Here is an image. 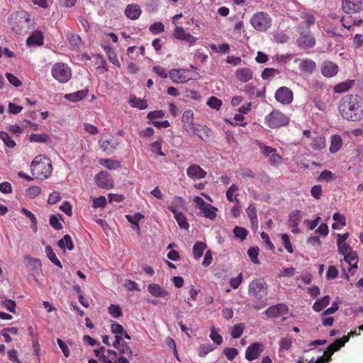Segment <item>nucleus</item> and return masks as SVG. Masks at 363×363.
Segmentation results:
<instances>
[{"label": "nucleus", "mask_w": 363, "mask_h": 363, "mask_svg": "<svg viewBox=\"0 0 363 363\" xmlns=\"http://www.w3.org/2000/svg\"><path fill=\"white\" fill-rule=\"evenodd\" d=\"M246 213L250 220L251 224L255 228H258V220L257 216V209L254 204H250L246 209Z\"/></svg>", "instance_id": "29"}, {"label": "nucleus", "mask_w": 363, "mask_h": 363, "mask_svg": "<svg viewBox=\"0 0 363 363\" xmlns=\"http://www.w3.org/2000/svg\"><path fill=\"white\" fill-rule=\"evenodd\" d=\"M186 174L191 179H201L206 177L207 172L199 165L194 164L186 169Z\"/></svg>", "instance_id": "17"}, {"label": "nucleus", "mask_w": 363, "mask_h": 363, "mask_svg": "<svg viewBox=\"0 0 363 363\" xmlns=\"http://www.w3.org/2000/svg\"><path fill=\"white\" fill-rule=\"evenodd\" d=\"M281 238L282 240L283 245L286 250L290 254L293 253L294 250L292 245L290 242L289 236L287 234L284 233L281 235Z\"/></svg>", "instance_id": "53"}, {"label": "nucleus", "mask_w": 363, "mask_h": 363, "mask_svg": "<svg viewBox=\"0 0 363 363\" xmlns=\"http://www.w3.org/2000/svg\"><path fill=\"white\" fill-rule=\"evenodd\" d=\"M338 276V270L337 269L333 266L331 265L328 267L327 273H326V279L328 280L334 279L337 278Z\"/></svg>", "instance_id": "63"}, {"label": "nucleus", "mask_w": 363, "mask_h": 363, "mask_svg": "<svg viewBox=\"0 0 363 363\" xmlns=\"http://www.w3.org/2000/svg\"><path fill=\"white\" fill-rule=\"evenodd\" d=\"M175 220L181 228L187 230L189 228V225L184 213H181L180 214H177V216H175Z\"/></svg>", "instance_id": "50"}, {"label": "nucleus", "mask_w": 363, "mask_h": 363, "mask_svg": "<svg viewBox=\"0 0 363 363\" xmlns=\"http://www.w3.org/2000/svg\"><path fill=\"white\" fill-rule=\"evenodd\" d=\"M148 292L154 297L164 298L169 295V292L158 284L152 283L147 285Z\"/></svg>", "instance_id": "18"}, {"label": "nucleus", "mask_w": 363, "mask_h": 363, "mask_svg": "<svg viewBox=\"0 0 363 363\" xmlns=\"http://www.w3.org/2000/svg\"><path fill=\"white\" fill-rule=\"evenodd\" d=\"M0 138L4 141V144L8 147L13 148L16 146V142L11 139L7 133L4 131H0Z\"/></svg>", "instance_id": "46"}, {"label": "nucleus", "mask_w": 363, "mask_h": 363, "mask_svg": "<svg viewBox=\"0 0 363 363\" xmlns=\"http://www.w3.org/2000/svg\"><path fill=\"white\" fill-rule=\"evenodd\" d=\"M238 190V186L233 184L226 191V197H227V199L230 201V202H236L237 203H239V200L237 198V196L238 194H236L235 196H234V193H235Z\"/></svg>", "instance_id": "41"}, {"label": "nucleus", "mask_w": 363, "mask_h": 363, "mask_svg": "<svg viewBox=\"0 0 363 363\" xmlns=\"http://www.w3.org/2000/svg\"><path fill=\"white\" fill-rule=\"evenodd\" d=\"M343 260L350 265L348 268L349 272H351L352 269H357L358 267V256L357 252L354 251L347 255H345Z\"/></svg>", "instance_id": "25"}, {"label": "nucleus", "mask_w": 363, "mask_h": 363, "mask_svg": "<svg viewBox=\"0 0 363 363\" xmlns=\"http://www.w3.org/2000/svg\"><path fill=\"white\" fill-rule=\"evenodd\" d=\"M279 74V71L274 68H265L262 72V77L264 79H269Z\"/></svg>", "instance_id": "47"}, {"label": "nucleus", "mask_w": 363, "mask_h": 363, "mask_svg": "<svg viewBox=\"0 0 363 363\" xmlns=\"http://www.w3.org/2000/svg\"><path fill=\"white\" fill-rule=\"evenodd\" d=\"M121 354H126L128 357H132L133 352L130 347L125 342H122L121 346L118 348Z\"/></svg>", "instance_id": "54"}, {"label": "nucleus", "mask_w": 363, "mask_h": 363, "mask_svg": "<svg viewBox=\"0 0 363 363\" xmlns=\"http://www.w3.org/2000/svg\"><path fill=\"white\" fill-rule=\"evenodd\" d=\"M349 341V336H343L341 338L335 340L332 344H330V349H333V351L337 352L341 347H344L345 343Z\"/></svg>", "instance_id": "38"}, {"label": "nucleus", "mask_w": 363, "mask_h": 363, "mask_svg": "<svg viewBox=\"0 0 363 363\" xmlns=\"http://www.w3.org/2000/svg\"><path fill=\"white\" fill-rule=\"evenodd\" d=\"M213 350V347L210 344L201 345L199 349V355L200 357H205Z\"/></svg>", "instance_id": "61"}, {"label": "nucleus", "mask_w": 363, "mask_h": 363, "mask_svg": "<svg viewBox=\"0 0 363 363\" xmlns=\"http://www.w3.org/2000/svg\"><path fill=\"white\" fill-rule=\"evenodd\" d=\"M279 350H288L291 348L292 345L291 338L289 337H285L281 338L279 342Z\"/></svg>", "instance_id": "52"}, {"label": "nucleus", "mask_w": 363, "mask_h": 363, "mask_svg": "<svg viewBox=\"0 0 363 363\" xmlns=\"http://www.w3.org/2000/svg\"><path fill=\"white\" fill-rule=\"evenodd\" d=\"M257 144L259 145V147L262 150V154L264 156H269L272 154H273L274 152H276L275 148H273L270 146H267L264 143H262L259 141H257Z\"/></svg>", "instance_id": "56"}, {"label": "nucleus", "mask_w": 363, "mask_h": 363, "mask_svg": "<svg viewBox=\"0 0 363 363\" xmlns=\"http://www.w3.org/2000/svg\"><path fill=\"white\" fill-rule=\"evenodd\" d=\"M33 22L26 11L17 13L12 20V30L17 34L27 33L33 27Z\"/></svg>", "instance_id": "4"}, {"label": "nucleus", "mask_w": 363, "mask_h": 363, "mask_svg": "<svg viewBox=\"0 0 363 363\" xmlns=\"http://www.w3.org/2000/svg\"><path fill=\"white\" fill-rule=\"evenodd\" d=\"M173 35L177 39L189 42L191 44L194 43L196 40V38L189 33H186L183 28L179 26H176Z\"/></svg>", "instance_id": "20"}, {"label": "nucleus", "mask_w": 363, "mask_h": 363, "mask_svg": "<svg viewBox=\"0 0 363 363\" xmlns=\"http://www.w3.org/2000/svg\"><path fill=\"white\" fill-rule=\"evenodd\" d=\"M336 177L334 173L329 170H324L317 177V181L330 182L334 181Z\"/></svg>", "instance_id": "39"}, {"label": "nucleus", "mask_w": 363, "mask_h": 363, "mask_svg": "<svg viewBox=\"0 0 363 363\" xmlns=\"http://www.w3.org/2000/svg\"><path fill=\"white\" fill-rule=\"evenodd\" d=\"M339 72V67L336 63L332 61H323L320 66L321 74L327 78L335 77Z\"/></svg>", "instance_id": "15"}, {"label": "nucleus", "mask_w": 363, "mask_h": 363, "mask_svg": "<svg viewBox=\"0 0 363 363\" xmlns=\"http://www.w3.org/2000/svg\"><path fill=\"white\" fill-rule=\"evenodd\" d=\"M302 20L297 27L298 37L296 39V45L301 49L313 48L316 44V40L311 31V26L315 24V18L314 15L308 12L301 13Z\"/></svg>", "instance_id": "2"}, {"label": "nucleus", "mask_w": 363, "mask_h": 363, "mask_svg": "<svg viewBox=\"0 0 363 363\" xmlns=\"http://www.w3.org/2000/svg\"><path fill=\"white\" fill-rule=\"evenodd\" d=\"M354 84V80H347L345 82L339 83L334 86V91L335 93H342L349 91Z\"/></svg>", "instance_id": "33"}, {"label": "nucleus", "mask_w": 363, "mask_h": 363, "mask_svg": "<svg viewBox=\"0 0 363 363\" xmlns=\"http://www.w3.org/2000/svg\"><path fill=\"white\" fill-rule=\"evenodd\" d=\"M99 163L109 169H116L120 167V163L118 161L111 159H101L99 160Z\"/></svg>", "instance_id": "43"}, {"label": "nucleus", "mask_w": 363, "mask_h": 363, "mask_svg": "<svg viewBox=\"0 0 363 363\" xmlns=\"http://www.w3.org/2000/svg\"><path fill=\"white\" fill-rule=\"evenodd\" d=\"M244 330L245 325L243 323L235 324L231 329L230 335L234 339L239 338L242 336Z\"/></svg>", "instance_id": "42"}, {"label": "nucleus", "mask_w": 363, "mask_h": 363, "mask_svg": "<svg viewBox=\"0 0 363 363\" xmlns=\"http://www.w3.org/2000/svg\"><path fill=\"white\" fill-rule=\"evenodd\" d=\"M45 253L49 259L57 267L62 268L60 261L57 257L55 253L53 252L52 247L50 245L45 247Z\"/></svg>", "instance_id": "40"}, {"label": "nucleus", "mask_w": 363, "mask_h": 363, "mask_svg": "<svg viewBox=\"0 0 363 363\" xmlns=\"http://www.w3.org/2000/svg\"><path fill=\"white\" fill-rule=\"evenodd\" d=\"M342 8L346 13H354L363 10V0H342Z\"/></svg>", "instance_id": "13"}, {"label": "nucleus", "mask_w": 363, "mask_h": 363, "mask_svg": "<svg viewBox=\"0 0 363 363\" xmlns=\"http://www.w3.org/2000/svg\"><path fill=\"white\" fill-rule=\"evenodd\" d=\"M207 104L209 107L218 110L222 106V101L216 96H211L207 101Z\"/></svg>", "instance_id": "55"}, {"label": "nucleus", "mask_w": 363, "mask_h": 363, "mask_svg": "<svg viewBox=\"0 0 363 363\" xmlns=\"http://www.w3.org/2000/svg\"><path fill=\"white\" fill-rule=\"evenodd\" d=\"M58 246L63 250L67 248L69 250H72L74 249V243L70 235H64L63 238L58 241Z\"/></svg>", "instance_id": "35"}, {"label": "nucleus", "mask_w": 363, "mask_h": 363, "mask_svg": "<svg viewBox=\"0 0 363 363\" xmlns=\"http://www.w3.org/2000/svg\"><path fill=\"white\" fill-rule=\"evenodd\" d=\"M218 209L210 203H208L201 211V214L206 218L213 220L216 218Z\"/></svg>", "instance_id": "28"}, {"label": "nucleus", "mask_w": 363, "mask_h": 363, "mask_svg": "<svg viewBox=\"0 0 363 363\" xmlns=\"http://www.w3.org/2000/svg\"><path fill=\"white\" fill-rule=\"evenodd\" d=\"M129 103L132 107L144 110L147 108V103L145 100L137 98L133 96L130 99Z\"/></svg>", "instance_id": "36"}, {"label": "nucleus", "mask_w": 363, "mask_h": 363, "mask_svg": "<svg viewBox=\"0 0 363 363\" xmlns=\"http://www.w3.org/2000/svg\"><path fill=\"white\" fill-rule=\"evenodd\" d=\"M263 352V344L262 342L252 343L245 351V358L248 361L257 359Z\"/></svg>", "instance_id": "16"}, {"label": "nucleus", "mask_w": 363, "mask_h": 363, "mask_svg": "<svg viewBox=\"0 0 363 363\" xmlns=\"http://www.w3.org/2000/svg\"><path fill=\"white\" fill-rule=\"evenodd\" d=\"M101 150L110 154L116 148L117 143H115L113 138L103 139L99 143Z\"/></svg>", "instance_id": "27"}, {"label": "nucleus", "mask_w": 363, "mask_h": 363, "mask_svg": "<svg viewBox=\"0 0 363 363\" xmlns=\"http://www.w3.org/2000/svg\"><path fill=\"white\" fill-rule=\"evenodd\" d=\"M290 118L278 109H274L266 115L264 119V124L271 129H277L289 125Z\"/></svg>", "instance_id": "5"}, {"label": "nucleus", "mask_w": 363, "mask_h": 363, "mask_svg": "<svg viewBox=\"0 0 363 363\" xmlns=\"http://www.w3.org/2000/svg\"><path fill=\"white\" fill-rule=\"evenodd\" d=\"M108 313L114 318L122 315V310L119 305L111 304L108 307Z\"/></svg>", "instance_id": "49"}, {"label": "nucleus", "mask_w": 363, "mask_h": 363, "mask_svg": "<svg viewBox=\"0 0 363 363\" xmlns=\"http://www.w3.org/2000/svg\"><path fill=\"white\" fill-rule=\"evenodd\" d=\"M194 134L196 135L202 141L208 142L213 137V130L206 125H199L197 127L193 125L189 128Z\"/></svg>", "instance_id": "12"}, {"label": "nucleus", "mask_w": 363, "mask_h": 363, "mask_svg": "<svg viewBox=\"0 0 363 363\" xmlns=\"http://www.w3.org/2000/svg\"><path fill=\"white\" fill-rule=\"evenodd\" d=\"M111 330L113 334L116 335H121L122 333H124V328L122 325L118 323L117 322L112 321L111 324Z\"/></svg>", "instance_id": "62"}, {"label": "nucleus", "mask_w": 363, "mask_h": 363, "mask_svg": "<svg viewBox=\"0 0 363 363\" xmlns=\"http://www.w3.org/2000/svg\"><path fill=\"white\" fill-rule=\"evenodd\" d=\"M289 306L285 303H277L269 306L266 311L265 314L269 318H279L286 315L289 313Z\"/></svg>", "instance_id": "10"}, {"label": "nucleus", "mask_w": 363, "mask_h": 363, "mask_svg": "<svg viewBox=\"0 0 363 363\" xmlns=\"http://www.w3.org/2000/svg\"><path fill=\"white\" fill-rule=\"evenodd\" d=\"M52 75L55 79L60 83H66L72 78V69L65 63H55L51 70Z\"/></svg>", "instance_id": "7"}, {"label": "nucleus", "mask_w": 363, "mask_h": 363, "mask_svg": "<svg viewBox=\"0 0 363 363\" xmlns=\"http://www.w3.org/2000/svg\"><path fill=\"white\" fill-rule=\"evenodd\" d=\"M182 122L184 123L189 124V128L192 126L194 124V113L191 110H186L182 117Z\"/></svg>", "instance_id": "45"}, {"label": "nucleus", "mask_w": 363, "mask_h": 363, "mask_svg": "<svg viewBox=\"0 0 363 363\" xmlns=\"http://www.w3.org/2000/svg\"><path fill=\"white\" fill-rule=\"evenodd\" d=\"M210 338L217 345H220L223 342V337L216 331L214 328L211 329Z\"/></svg>", "instance_id": "57"}, {"label": "nucleus", "mask_w": 363, "mask_h": 363, "mask_svg": "<svg viewBox=\"0 0 363 363\" xmlns=\"http://www.w3.org/2000/svg\"><path fill=\"white\" fill-rule=\"evenodd\" d=\"M274 98L279 103L289 105L293 101L294 93L289 88L281 86L276 91Z\"/></svg>", "instance_id": "9"}, {"label": "nucleus", "mask_w": 363, "mask_h": 363, "mask_svg": "<svg viewBox=\"0 0 363 363\" xmlns=\"http://www.w3.org/2000/svg\"><path fill=\"white\" fill-rule=\"evenodd\" d=\"M206 247L207 246L206 243L200 241L196 242L193 247L194 257L196 259H199V258H201L203 256V252L206 249Z\"/></svg>", "instance_id": "32"}, {"label": "nucleus", "mask_w": 363, "mask_h": 363, "mask_svg": "<svg viewBox=\"0 0 363 363\" xmlns=\"http://www.w3.org/2000/svg\"><path fill=\"white\" fill-rule=\"evenodd\" d=\"M169 77L174 83L183 84L191 79L190 71L185 69H172L169 72Z\"/></svg>", "instance_id": "11"}, {"label": "nucleus", "mask_w": 363, "mask_h": 363, "mask_svg": "<svg viewBox=\"0 0 363 363\" xmlns=\"http://www.w3.org/2000/svg\"><path fill=\"white\" fill-rule=\"evenodd\" d=\"M301 218V213L299 211H294L289 214L288 224L290 227H296L298 225Z\"/></svg>", "instance_id": "37"}, {"label": "nucleus", "mask_w": 363, "mask_h": 363, "mask_svg": "<svg viewBox=\"0 0 363 363\" xmlns=\"http://www.w3.org/2000/svg\"><path fill=\"white\" fill-rule=\"evenodd\" d=\"M141 9L138 4H128L125 9V14L127 18L131 20L139 18L141 15Z\"/></svg>", "instance_id": "21"}, {"label": "nucleus", "mask_w": 363, "mask_h": 363, "mask_svg": "<svg viewBox=\"0 0 363 363\" xmlns=\"http://www.w3.org/2000/svg\"><path fill=\"white\" fill-rule=\"evenodd\" d=\"M300 69L306 73L312 74L316 69V63L310 59H304L299 65Z\"/></svg>", "instance_id": "23"}, {"label": "nucleus", "mask_w": 363, "mask_h": 363, "mask_svg": "<svg viewBox=\"0 0 363 363\" xmlns=\"http://www.w3.org/2000/svg\"><path fill=\"white\" fill-rule=\"evenodd\" d=\"M234 235L236 238H240L241 240H244L246 239V237L248 234V231L246 228L236 226L233 229Z\"/></svg>", "instance_id": "48"}, {"label": "nucleus", "mask_w": 363, "mask_h": 363, "mask_svg": "<svg viewBox=\"0 0 363 363\" xmlns=\"http://www.w3.org/2000/svg\"><path fill=\"white\" fill-rule=\"evenodd\" d=\"M247 255L250 257L251 261L256 264H258L260 263L259 260L258 259L257 257L259 255V248L258 247H250L247 250Z\"/></svg>", "instance_id": "44"}, {"label": "nucleus", "mask_w": 363, "mask_h": 363, "mask_svg": "<svg viewBox=\"0 0 363 363\" xmlns=\"http://www.w3.org/2000/svg\"><path fill=\"white\" fill-rule=\"evenodd\" d=\"M223 353L228 360L232 361L238 355V351L235 348L225 347L223 350Z\"/></svg>", "instance_id": "60"}, {"label": "nucleus", "mask_w": 363, "mask_h": 363, "mask_svg": "<svg viewBox=\"0 0 363 363\" xmlns=\"http://www.w3.org/2000/svg\"><path fill=\"white\" fill-rule=\"evenodd\" d=\"M50 225L55 228V230H61L62 228V225L60 222L58 218L55 215H52L50 217Z\"/></svg>", "instance_id": "64"}, {"label": "nucleus", "mask_w": 363, "mask_h": 363, "mask_svg": "<svg viewBox=\"0 0 363 363\" xmlns=\"http://www.w3.org/2000/svg\"><path fill=\"white\" fill-rule=\"evenodd\" d=\"M95 182L99 188L109 189L113 188V182L108 172L101 171L94 177Z\"/></svg>", "instance_id": "14"}, {"label": "nucleus", "mask_w": 363, "mask_h": 363, "mask_svg": "<svg viewBox=\"0 0 363 363\" xmlns=\"http://www.w3.org/2000/svg\"><path fill=\"white\" fill-rule=\"evenodd\" d=\"M253 28L258 31H265L270 28L272 19L269 14L259 11L255 13L250 19Z\"/></svg>", "instance_id": "8"}, {"label": "nucleus", "mask_w": 363, "mask_h": 363, "mask_svg": "<svg viewBox=\"0 0 363 363\" xmlns=\"http://www.w3.org/2000/svg\"><path fill=\"white\" fill-rule=\"evenodd\" d=\"M88 94L87 89L80 90L74 93L67 94L65 97L69 101L77 102L84 99Z\"/></svg>", "instance_id": "24"}, {"label": "nucleus", "mask_w": 363, "mask_h": 363, "mask_svg": "<svg viewBox=\"0 0 363 363\" xmlns=\"http://www.w3.org/2000/svg\"><path fill=\"white\" fill-rule=\"evenodd\" d=\"M341 116L351 121H357L363 117V99L357 94L343 96L338 105Z\"/></svg>", "instance_id": "1"}, {"label": "nucleus", "mask_w": 363, "mask_h": 363, "mask_svg": "<svg viewBox=\"0 0 363 363\" xmlns=\"http://www.w3.org/2000/svg\"><path fill=\"white\" fill-rule=\"evenodd\" d=\"M30 169L34 177L43 180L51 175L52 166L48 157L38 155L31 162Z\"/></svg>", "instance_id": "3"}, {"label": "nucleus", "mask_w": 363, "mask_h": 363, "mask_svg": "<svg viewBox=\"0 0 363 363\" xmlns=\"http://www.w3.org/2000/svg\"><path fill=\"white\" fill-rule=\"evenodd\" d=\"M149 29L152 34L158 35L164 31V26L161 22H157L152 24Z\"/></svg>", "instance_id": "51"}, {"label": "nucleus", "mask_w": 363, "mask_h": 363, "mask_svg": "<svg viewBox=\"0 0 363 363\" xmlns=\"http://www.w3.org/2000/svg\"><path fill=\"white\" fill-rule=\"evenodd\" d=\"M106 205V199L104 196H99L97 198H94L93 199V205L92 206L94 208H103Z\"/></svg>", "instance_id": "58"}, {"label": "nucleus", "mask_w": 363, "mask_h": 363, "mask_svg": "<svg viewBox=\"0 0 363 363\" xmlns=\"http://www.w3.org/2000/svg\"><path fill=\"white\" fill-rule=\"evenodd\" d=\"M330 301V297L328 295L318 299L313 305V309L315 312H320L324 309Z\"/></svg>", "instance_id": "30"}, {"label": "nucleus", "mask_w": 363, "mask_h": 363, "mask_svg": "<svg viewBox=\"0 0 363 363\" xmlns=\"http://www.w3.org/2000/svg\"><path fill=\"white\" fill-rule=\"evenodd\" d=\"M342 145V140L339 135H333L330 138V152L336 153Z\"/></svg>", "instance_id": "26"}, {"label": "nucleus", "mask_w": 363, "mask_h": 363, "mask_svg": "<svg viewBox=\"0 0 363 363\" xmlns=\"http://www.w3.org/2000/svg\"><path fill=\"white\" fill-rule=\"evenodd\" d=\"M127 220L132 223L135 227H138V234H140V220L144 218V216L140 213H136L134 215H125Z\"/></svg>", "instance_id": "34"}, {"label": "nucleus", "mask_w": 363, "mask_h": 363, "mask_svg": "<svg viewBox=\"0 0 363 363\" xmlns=\"http://www.w3.org/2000/svg\"><path fill=\"white\" fill-rule=\"evenodd\" d=\"M268 294V285L262 278L252 280L248 286V294L250 296L261 300Z\"/></svg>", "instance_id": "6"}, {"label": "nucleus", "mask_w": 363, "mask_h": 363, "mask_svg": "<svg viewBox=\"0 0 363 363\" xmlns=\"http://www.w3.org/2000/svg\"><path fill=\"white\" fill-rule=\"evenodd\" d=\"M310 146L314 150H321L325 147V138L322 135H318L312 138Z\"/></svg>", "instance_id": "31"}, {"label": "nucleus", "mask_w": 363, "mask_h": 363, "mask_svg": "<svg viewBox=\"0 0 363 363\" xmlns=\"http://www.w3.org/2000/svg\"><path fill=\"white\" fill-rule=\"evenodd\" d=\"M235 76L240 82H247L252 79L253 72L248 67H241L235 71Z\"/></svg>", "instance_id": "19"}, {"label": "nucleus", "mask_w": 363, "mask_h": 363, "mask_svg": "<svg viewBox=\"0 0 363 363\" xmlns=\"http://www.w3.org/2000/svg\"><path fill=\"white\" fill-rule=\"evenodd\" d=\"M29 45H42L44 43V36L41 31L36 30L27 39Z\"/></svg>", "instance_id": "22"}, {"label": "nucleus", "mask_w": 363, "mask_h": 363, "mask_svg": "<svg viewBox=\"0 0 363 363\" xmlns=\"http://www.w3.org/2000/svg\"><path fill=\"white\" fill-rule=\"evenodd\" d=\"M2 304L9 311L16 313V303L14 301L5 298V300L2 301Z\"/></svg>", "instance_id": "59"}]
</instances>
